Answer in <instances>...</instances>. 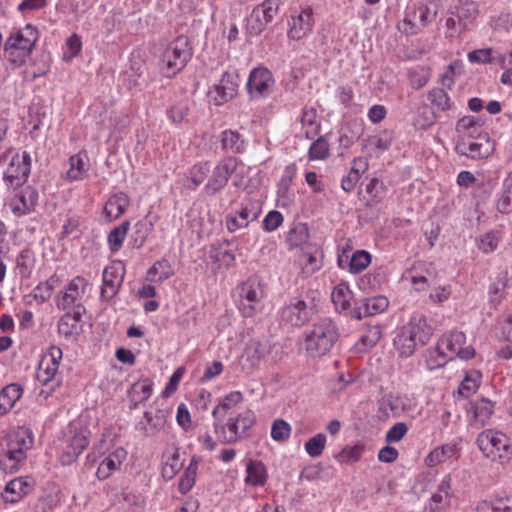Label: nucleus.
Instances as JSON below:
<instances>
[{"instance_id": "obj_24", "label": "nucleus", "mask_w": 512, "mask_h": 512, "mask_svg": "<svg viewBox=\"0 0 512 512\" xmlns=\"http://www.w3.org/2000/svg\"><path fill=\"white\" fill-rule=\"evenodd\" d=\"M38 200L37 192L27 186L19 190L10 200L9 206L12 212L17 216H22L31 212Z\"/></svg>"}, {"instance_id": "obj_2", "label": "nucleus", "mask_w": 512, "mask_h": 512, "mask_svg": "<svg viewBox=\"0 0 512 512\" xmlns=\"http://www.w3.org/2000/svg\"><path fill=\"white\" fill-rule=\"evenodd\" d=\"M339 337L337 324L330 318H323L304 331L302 348L308 356L320 358L331 351Z\"/></svg>"}, {"instance_id": "obj_7", "label": "nucleus", "mask_w": 512, "mask_h": 512, "mask_svg": "<svg viewBox=\"0 0 512 512\" xmlns=\"http://www.w3.org/2000/svg\"><path fill=\"white\" fill-rule=\"evenodd\" d=\"M37 39L38 31L31 24L11 34L5 44L8 59L16 65H21L31 54Z\"/></svg>"}, {"instance_id": "obj_46", "label": "nucleus", "mask_w": 512, "mask_h": 512, "mask_svg": "<svg viewBox=\"0 0 512 512\" xmlns=\"http://www.w3.org/2000/svg\"><path fill=\"white\" fill-rule=\"evenodd\" d=\"M482 380V374L478 370L471 369L465 373V377L462 380L458 392L465 398L476 393Z\"/></svg>"}, {"instance_id": "obj_49", "label": "nucleus", "mask_w": 512, "mask_h": 512, "mask_svg": "<svg viewBox=\"0 0 512 512\" xmlns=\"http://www.w3.org/2000/svg\"><path fill=\"white\" fill-rule=\"evenodd\" d=\"M130 228V222L124 221L119 226L110 231L107 237L109 249L112 253L118 252L126 239Z\"/></svg>"}, {"instance_id": "obj_5", "label": "nucleus", "mask_w": 512, "mask_h": 512, "mask_svg": "<svg viewBox=\"0 0 512 512\" xmlns=\"http://www.w3.org/2000/svg\"><path fill=\"white\" fill-rule=\"evenodd\" d=\"M476 445L483 457L492 463L503 466L512 461V439L501 430H483L476 438Z\"/></svg>"}, {"instance_id": "obj_51", "label": "nucleus", "mask_w": 512, "mask_h": 512, "mask_svg": "<svg viewBox=\"0 0 512 512\" xmlns=\"http://www.w3.org/2000/svg\"><path fill=\"white\" fill-rule=\"evenodd\" d=\"M154 383L150 378L137 381L131 387V397L136 403L146 402L153 393Z\"/></svg>"}, {"instance_id": "obj_44", "label": "nucleus", "mask_w": 512, "mask_h": 512, "mask_svg": "<svg viewBox=\"0 0 512 512\" xmlns=\"http://www.w3.org/2000/svg\"><path fill=\"white\" fill-rule=\"evenodd\" d=\"M245 482L252 486H263L267 481L265 466L260 461L250 460L246 465Z\"/></svg>"}, {"instance_id": "obj_58", "label": "nucleus", "mask_w": 512, "mask_h": 512, "mask_svg": "<svg viewBox=\"0 0 512 512\" xmlns=\"http://www.w3.org/2000/svg\"><path fill=\"white\" fill-rule=\"evenodd\" d=\"M499 55H495L492 48L476 49L468 53V61L472 64H488L492 62H499Z\"/></svg>"}, {"instance_id": "obj_16", "label": "nucleus", "mask_w": 512, "mask_h": 512, "mask_svg": "<svg viewBox=\"0 0 512 512\" xmlns=\"http://www.w3.org/2000/svg\"><path fill=\"white\" fill-rule=\"evenodd\" d=\"M416 406L415 399L407 394L389 393L379 401V412L385 417H399Z\"/></svg>"}, {"instance_id": "obj_9", "label": "nucleus", "mask_w": 512, "mask_h": 512, "mask_svg": "<svg viewBox=\"0 0 512 512\" xmlns=\"http://www.w3.org/2000/svg\"><path fill=\"white\" fill-rule=\"evenodd\" d=\"M62 350L57 346H51L42 355L39 362L36 379L42 385L48 387L47 395L55 390L60 384L57 373L62 360Z\"/></svg>"}, {"instance_id": "obj_18", "label": "nucleus", "mask_w": 512, "mask_h": 512, "mask_svg": "<svg viewBox=\"0 0 512 512\" xmlns=\"http://www.w3.org/2000/svg\"><path fill=\"white\" fill-rule=\"evenodd\" d=\"M494 149L495 144L489 134H482L480 138L473 139L469 142H457L456 144L457 153L471 159L488 158L492 155Z\"/></svg>"}, {"instance_id": "obj_55", "label": "nucleus", "mask_w": 512, "mask_h": 512, "mask_svg": "<svg viewBox=\"0 0 512 512\" xmlns=\"http://www.w3.org/2000/svg\"><path fill=\"white\" fill-rule=\"evenodd\" d=\"M437 117V111L431 103L423 104L417 110L415 124L420 129H427L434 124Z\"/></svg>"}, {"instance_id": "obj_25", "label": "nucleus", "mask_w": 512, "mask_h": 512, "mask_svg": "<svg viewBox=\"0 0 512 512\" xmlns=\"http://www.w3.org/2000/svg\"><path fill=\"white\" fill-rule=\"evenodd\" d=\"M87 281L81 276L74 277L66 286L61 296L57 298L56 304L59 309L65 310L75 304L85 292Z\"/></svg>"}, {"instance_id": "obj_32", "label": "nucleus", "mask_w": 512, "mask_h": 512, "mask_svg": "<svg viewBox=\"0 0 512 512\" xmlns=\"http://www.w3.org/2000/svg\"><path fill=\"white\" fill-rule=\"evenodd\" d=\"M130 205V198L124 192L112 194L105 203L104 214L109 221L120 218Z\"/></svg>"}, {"instance_id": "obj_64", "label": "nucleus", "mask_w": 512, "mask_h": 512, "mask_svg": "<svg viewBox=\"0 0 512 512\" xmlns=\"http://www.w3.org/2000/svg\"><path fill=\"white\" fill-rule=\"evenodd\" d=\"M221 147L223 150L241 152L243 150V142L240 141L239 133L232 130L223 131L221 135Z\"/></svg>"}, {"instance_id": "obj_38", "label": "nucleus", "mask_w": 512, "mask_h": 512, "mask_svg": "<svg viewBox=\"0 0 512 512\" xmlns=\"http://www.w3.org/2000/svg\"><path fill=\"white\" fill-rule=\"evenodd\" d=\"M382 336L381 327L379 325H367L364 327L359 340L355 344L357 352H365L373 348Z\"/></svg>"}, {"instance_id": "obj_31", "label": "nucleus", "mask_w": 512, "mask_h": 512, "mask_svg": "<svg viewBox=\"0 0 512 512\" xmlns=\"http://www.w3.org/2000/svg\"><path fill=\"white\" fill-rule=\"evenodd\" d=\"M508 281V272L506 270H502L496 275L495 279L489 285L488 303L492 308L497 309L505 299Z\"/></svg>"}, {"instance_id": "obj_13", "label": "nucleus", "mask_w": 512, "mask_h": 512, "mask_svg": "<svg viewBox=\"0 0 512 512\" xmlns=\"http://www.w3.org/2000/svg\"><path fill=\"white\" fill-rule=\"evenodd\" d=\"M466 336L461 331H450L441 336L437 342L439 350L443 351L450 359L459 357L469 360L474 357L475 350L472 346H465Z\"/></svg>"}, {"instance_id": "obj_45", "label": "nucleus", "mask_w": 512, "mask_h": 512, "mask_svg": "<svg viewBox=\"0 0 512 512\" xmlns=\"http://www.w3.org/2000/svg\"><path fill=\"white\" fill-rule=\"evenodd\" d=\"M198 467L199 460L196 457H192L189 465L187 466L183 475L179 479L178 490L181 494L188 493L195 485Z\"/></svg>"}, {"instance_id": "obj_34", "label": "nucleus", "mask_w": 512, "mask_h": 512, "mask_svg": "<svg viewBox=\"0 0 512 512\" xmlns=\"http://www.w3.org/2000/svg\"><path fill=\"white\" fill-rule=\"evenodd\" d=\"M312 25V10L309 8L302 10L298 16L292 17L288 36L291 39L299 40L303 38L308 32H310Z\"/></svg>"}, {"instance_id": "obj_37", "label": "nucleus", "mask_w": 512, "mask_h": 512, "mask_svg": "<svg viewBox=\"0 0 512 512\" xmlns=\"http://www.w3.org/2000/svg\"><path fill=\"white\" fill-rule=\"evenodd\" d=\"M322 258V251L318 248L303 252L299 258L302 273L308 277L319 271L323 265Z\"/></svg>"}, {"instance_id": "obj_48", "label": "nucleus", "mask_w": 512, "mask_h": 512, "mask_svg": "<svg viewBox=\"0 0 512 512\" xmlns=\"http://www.w3.org/2000/svg\"><path fill=\"white\" fill-rule=\"evenodd\" d=\"M331 300L336 310L345 311L349 308L352 300V292L345 283H340L334 287L331 293Z\"/></svg>"}, {"instance_id": "obj_53", "label": "nucleus", "mask_w": 512, "mask_h": 512, "mask_svg": "<svg viewBox=\"0 0 512 512\" xmlns=\"http://www.w3.org/2000/svg\"><path fill=\"white\" fill-rule=\"evenodd\" d=\"M239 88L238 75L224 73L219 83L215 86L220 96H236Z\"/></svg>"}, {"instance_id": "obj_59", "label": "nucleus", "mask_w": 512, "mask_h": 512, "mask_svg": "<svg viewBox=\"0 0 512 512\" xmlns=\"http://www.w3.org/2000/svg\"><path fill=\"white\" fill-rule=\"evenodd\" d=\"M478 13V4L475 1L459 0V3L456 7V14L460 21H472L478 16Z\"/></svg>"}, {"instance_id": "obj_39", "label": "nucleus", "mask_w": 512, "mask_h": 512, "mask_svg": "<svg viewBox=\"0 0 512 512\" xmlns=\"http://www.w3.org/2000/svg\"><path fill=\"white\" fill-rule=\"evenodd\" d=\"M301 124L307 139H314L320 132L317 111L312 106H305L301 113Z\"/></svg>"}, {"instance_id": "obj_57", "label": "nucleus", "mask_w": 512, "mask_h": 512, "mask_svg": "<svg viewBox=\"0 0 512 512\" xmlns=\"http://www.w3.org/2000/svg\"><path fill=\"white\" fill-rule=\"evenodd\" d=\"M364 449V445L361 443L346 446L335 456V458L341 464L355 463L361 459Z\"/></svg>"}, {"instance_id": "obj_17", "label": "nucleus", "mask_w": 512, "mask_h": 512, "mask_svg": "<svg viewBox=\"0 0 512 512\" xmlns=\"http://www.w3.org/2000/svg\"><path fill=\"white\" fill-rule=\"evenodd\" d=\"M125 266L122 261H113L105 267L102 275L101 298L111 300L119 291L124 280Z\"/></svg>"}, {"instance_id": "obj_47", "label": "nucleus", "mask_w": 512, "mask_h": 512, "mask_svg": "<svg viewBox=\"0 0 512 512\" xmlns=\"http://www.w3.org/2000/svg\"><path fill=\"white\" fill-rule=\"evenodd\" d=\"M496 208L502 214L512 212V171L503 180L502 192L496 202Z\"/></svg>"}, {"instance_id": "obj_14", "label": "nucleus", "mask_w": 512, "mask_h": 512, "mask_svg": "<svg viewBox=\"0 0 512 512\" xmlns=\"http://www.w3.org/2000/svg\"><path fill=\"white\" fill-rule=\"evenodd\" d=\"M91 432L87 428H73L67 438V446L60 456L63 465H70L77 460L80 454L90 443Z\"/></svg>"}, {"instance_id": "obj_56", "label": "nucleus", "mask_w": 512, "mask_h": 512, "mask_svg": "<svg viewBox=\"0 0 512 512\" xmlns=\"http://www.w3.org/2000/svg\"><path fill=\"white\" fill-rule=\"evenodd\" d=\"M463 70V64L461 61L456 60L452 62L446 69V71L441 75V90L444 96H447L448 91L451 90L454 84V78L457 74H461Z\"/></svg>"}, {"instance_id": "obj_20", "label": "nucleus", "mask_w": 512, "mask_h": 512, "mask_svg": "<svg viewBox=\"0 0 512 512\" xmlns=\"http://www.w3.org/2000/svg\"><path fill=\"white\" fill-rule=\"evenodd\" d=\"M275 80L272 72L262 66L254 68L247 80V90L249 94L265 95L273 92Z\"/></svg>"}, {"instance_id": "obj_8", "label": "nucleus", "mask_w": 512, "mask_h": 512, "mask_svg": "<svg viewBox=\"0 0 512 512\" xmlns=\"http://www.w3.org/2000/svg\"><path fill=\"white\" fill-rule=\"evenodd\" d=\"M238 310L245 318L254 317L262 311L264 287L258 277H250L238 287Z\"/></svg>"}, {"instance_id": "obj_40", "label": "nucleus", "mask_w": 512, "mask_h": 512, "mask_svg": "<svg viewBox=\"0 0 512 512\" xmlns=\"http://www.w3.org/2000/svg\"><path fill=\"white\" fill-rule=\"evenodd\" d=\"M23 390L18 384H10L0 392V413H8L21 398Z\"/></svg>"}, {"instance_id": "obj_30", "label": "nucleus", "mask_w": 512, "mask_h": 512, "mask_svg": "<svg viewBox=\"0 0 512 512\" xmlns=\"http://www.w3.org/2000/svg\"><path fill=\"white\" fill-rule=\"evenodd\" d=\"M495 403L488 398H480L471 403L469 413L472 414V425L482 427L491 419Z\"/></svg>"}, {"instance_id": "obj_27", "label": "nucleus", "mask_w": 512, "mask_h": 512, "mask_svg": "<svg viewBox=\"0 0 512 512\" xmlns=\"http://www.w3.org/2000/svg\"><path fill=\"white\" fill-rule=\"evenodd\" d=\"M271 349V344L268 341L251 340L244 350L243 359L250 368L258 367L271 353Z\"/></svg>"}, {"instance_id": "obj_60", "label": "nucleus", "mask_w": 512, "mask_h": 512, "mask_svg": "<svg viewBox=\"0 0 512 512\" xmlns=\"http://www.w3.org/2000/svg\"><path fill=\"white\" fill-rule=\"evenodd\" d=\"M389 306V300L385 296H374L365 300L363 308L366 316H372L384 312Z\"/></svg>"}, {"instance_id": "obj_35", "label": "nucleus", "mask_w": 512, "mask_h": 512, "mask_svg": "<svg viewBox=\"0 0 512 512\" xmlns=\"http://www.w3.org/2000/svg\"><path fill=\"white\" fill-rule=\"evenodd\" d=\"M210 172V164L207 161H200L191 166L185 176V188L191 191L196 190L207 178Z\"/></svg>"}, {"instance_id": "obj_62", "label": "nucleus", "mask_w": 512, "mask_h": 512, "mask_svg": "<svg viewBox=\"0 0 512 512\" xmlns=\"http://www.w3.org/2000/svg\"><path fill=\"white\" fill-rule=\"evenodd\" d=\"M327 443V438L325 434L318 433L307 440L304 445L306 453L312 457L316 458L322 455Z\"/></svg>"}, {"instance_id": "obj_52", "label": "nucleus", "mask_w": 512, "mask_h": 512, "mask_svg": "<svg viewBox=\"0 0 512 512\" xmlns=\"http://www.w3.org/2000/svg\"><path fill=\"white\" fill-rule=\"evenodd\" d=\"M367 164L362 159H355L353 167L349 173L342 179L341 188L345 192H351L360 179V174L366 169Z\"/></svg>"}, {"instance_id": "obj_21", "label": "nucleus", "mask_w": 512, "mask_h": 512, "mask_svg": "<svg viewBox=\"0 0 512 512\" xmlns=\"http://www.w3.org/2000/svg\"><path fill=\"white\" fill-rule=\"evenodd\" d=\"M280 315L284 322L292 326H301L309 320L311 312L304 300L295 297L282 308Z\"/></svg>"}, {"instance_id": "obj_26", "label": "nucleus", "mask_w": 512, "mask_h": 512, "mask_svg": "<svg viewBox=\"0 0 512 512\" xmlns=\"http://www.w3.org/2000/svg\"><path fill=\"white\" fill-rule=\"evenodd\" d=\"M404 277L416 292H423L431 284L432 272L426 268L425 263L417 262L406 271Z\"/></svg>"}, {"instance_id": "obj_22", "label": "nucleus", "mask_w": 512, "mask_h": 512, "mask_svg": "<svg viewBox=\"0 0 512 512\" xmlns=\"http://www.w3.org/2000/svg\"><path fill=\"white\" fill-rule=\"evenodd\" d=\"M456 132L458 134L457 142H469L480 138L482 134H488L484 130V122L481 118L474 116H464L456 123Z\"/></svg>"}, {"instance_id": "obj_33", "label": "nucleus", "mask_w": 512, "mask_h": 512, "mask_svg": "<svg viewBox=\"0 0 512 512\" xmlns=\"http://www.w3.org/2000/svg\"><path fill=\"white\" fill-rule=\"evenodd\" d=\"M89 158L86 151H80L69 158V169L66 172V179L73 181L83 180L89 170Z\"/></svg>"}, {"instance_id": "obj_36", "label": "nucleus", "mask_w": 512, "mask_h": 512, "mask_svg": "<svg viewBox=\"0 0 512 512\" xmlns=\"http://www.w3.org/2000/svg\"><path fill=\"white\" fill-rule=\"evenodd\" d=\"M174 275V269L170 261L160 259L153 263L146 274V281L150 283H162Z\"/></svg>"}, {"instance_id": "obj_54", "label": "nucleus", "mask_w": 512, "mask_h": 512, "mask_svg": "<svg viewBox=\"0 0 512 512\" xmlns=\"http://www.w3.org/2000/svg\"><path fill=\"white\" fill-rule=\"evenodd\" d=\"M164 463L162 467V475L164 478L172 479L182 468L183 463L180 460L179 452L174 449L172 453L164 454Z\"/></svg>"}, {"instance_id": "obj_23", "label": "nucleus", "mask_w": 512, "mask_h": 512, "mask_svg": "<svg viewBox=\"0 0 512 512\" xmlns=\"http://www.w3.org/2000/svg\"><path fill=\"white\" fill-rule=\"evenodd\" d=\"M460 451V440L437 446L425 457V465L429 468L436 467L450 459L458 458Z\"/></svg>"}, {"instance_id": "obj_4", "label": "nucleus", "mask_w": 512, "mask_h": 512, "mask_svg": "<svg viewBox=\"0 0 512 512\" xmlns=\"http://www.w3.org/2000/svg\"><path fill=\"white\" fill-rule=\"evenodd\" d=\"M33 433L25 427H18L5 438L0 453V469L5 473H16L27 457V451L33 446Z\"/></svg>"}, {"instance_id": "obj_11", "label": "nucleus", "mask_w": 512, "mask_h": 512, "mask_svg": "<svg viewBox=\"0 0 512 512\" xmlns=\"http://www.w3.org/2000/svg\"><path fill=\"white\" fill-rule=\"evenodd\" d=\"M436 16L430 8L422 3L412 4L407 7L405 16L397 25L399 32L407 36L420 33Z\"/></svg>"}, {"instance_id": "obj_10", "label": "nucleus", "mask_w": 512, "mask_h": 512, "mask_svg": "<svg viewBox=\"0 0 512 512\" xmlns=\"http://www.w3.org/2000/svg\"><path fill=\"white\" fill-rule=\"evenodd\" d=\"M263 202L260 199L253 197L245 198L241 204L240 209L235 212H230L225 217L226 229L233 233L240 229L247 228L249 224L256 221L262 213Z\"/></svg>"}, {"instance_id": "obj_43", "label": "nucleus", "mask_w": 512, "mask_h": 512, "mask_svg": "<svg viewBox=\"0 0 512 512\" xmlns=\"http://www.w3.org/2000/svg\"><path fill=\"white\" fill-rule=\"evenodd\" d=\"M80 320L81 315L78 312L64 314L58 321V333L66 338L77 335L80 330Z\"/></svg>"}, {"instance_id": "obj_29", "label": "nucleus", "mask_w": 512, "mask_h": 512, "mask_svg": "<svg viewBox=\"0 0 512 512\" xmlns=\"http://www.w3.org/2000/svg\"><path fill=\"white\" fill-rule=\"evenodd\" d=\"M31 489L32 485L26 478L18 477L6 484L2 492V498L6 503L15 504L27 495Z\"/></svg>"}, {"instance_id": "obj_42", "label": "nucleus", "mask_w": 512, "mask_h": 512, "mask_svg": "<svg viewBox=\"0 0 512 512\" xmlns=\"http://www.w3.org/2000/svg\"><path fill=\"white\" fill-rule=\"evenodd\" d=\"M309 237L308 226L299 222L288 230L286 242L289 249H295L304 246L308 242Z\"/></svg>"}, {"instance_id": "obj_19", "label": "nucleus", "mask_w": 512, "mask_h": 512, "mask_svg": "<svg viewBox=\"0 0 512 512\" xmlns=\"http://www.w3.org/2000/svg\"><path fill=\"white\" fill-rule=\"evenodd\" d=\"M31 158L29 153L15 154L6 171L4 172V181L11 186L23 184L30 173Z\"/></svg>"}, {"instance_id": "obj_3", "label": "nucleus", "mask_w": 512, "mask_h": 512, "mask_svg": "<svg viewBox=\"0 0 512 512\" xmlns=\"http://www.w3.org/2000/svg\"><path fill=\"white\" fill-rule=\"evenodd\" d=\"M433 330L422 314H414L403 325L394 338V347L402 358L412 356L415 351L428 343Z\"/></svg>"}, {"instance_id": "obj_63", "label": "nucleus", "mask_w": 512, "mask_h": 512, "mask_svg": "<svg viewBox=\"0 0 512 512\" xmlns=\"http://www.w3.org/2000/svg\"><path fill=\"white\" fill-rule=\"evenodd\" d=\"M291 425L283 420L276 419L271 426V438L276 442H286L291 436Z\"/></svg>"}, {"instance_id": "obj_50", "label": "nucleus", "mask_w": 512, "mask_h": 512, "mask_svg": "<svg viewBox=\"0 0 512 512\" xmlns=\"http://www.w3.org/2000/svg\"><path fill=\"white\" fill-rule=\"evenodd\" d=\"M307 155L310 161L326 160L330 156V144L327 136H320L313 141Z\"/></svg>"}, {"instance_id": "obj_6", "label": "nucleus", "mask_w": 512, "mask_h": 512, "mask_svg": "<svg viewBox=\"0 0 512 512\" xmlns=\"http://www.w3.org/2000/svg\"><path fill=\"white\" fill-rule=\"evenodd\" d=\"M192 56V49L186 36L174 39L164 50L161 56V70L167 77L179 73Z\"/></svg>"}, {"instance_id": "obj_61", "label": "nucleus", "mask_w": 512, "mask_h": 512, "mask_svg": "<svg viewBox=\"0 0 512 512\" xmlns=\"http://www.w3.org/2000/svg\"><path fill=\"white\" fill-rule=\"evenodd\" d=\"M499 241L500 233L492 230L480 236L477 241V246L480 251L489 254L497 249Z\"/></svg>"}, {"instance_id": "obj_15", "label": "nucleus", "mask_w": 512, "mask_h": 512, "mask_svg": "<svg viewBox=\"0 0 512 512\" xmlns=\"http://www.w3.org/2000/svg\"><path fill=\"white\" fill-rule=\"evenodd\" d=\"M237 159L225 157L214 167L211 177L208 179L204 189L207 194L214 195L223 190L227 185L230 176L237 168Z\"/></svg>"}, {"instance_id": "obj_12", "label": "nucleus", "mask_w": 512, "mask_h": 512, "mask_svg": "<svg viewBox=\"0 0 512 512\" xmlns=\"http://www.w3.org/2000/svg\"><path fill=\"white\" fill-rule=\"evenodd\" d=\"M127 456V450L122 446H118L108 453H103L99 456L96 455L94 450L88 454L87 459L92 463H98L96 477L98 480L103 481L121 469Z\"/></svg>"}, {"instance_id": "obj_28", "label": "nucleus", "mask_w": 512, "mask_h": 512, "mask_svg": "<svg viewBox=\"0 0 512 512\" xmlns=\"http://www.w3.org/2000/svg\"><path fill=\"white\" fill-rule=\"evenodd\" d=\"M371 254L365 250H357L351 257L343 253L338 257L340 268H347L352 274H358L364 271L371 263Z\"/></svg>"}, {"instance_id": "obj_1", "label": "nucleus", "mask_w": 512, "mask_h": 512, "mask_svg": "<svg viewBox=\"0 0 512 512\" xmlns=\"http://www.w3.org/2000/svg\"><path fill=\"white\" fill-rule=\"evenodd\" d=\"M244 401L241 391L234 390L221 397L212 410L214 432L223 444H233L245 437L256 423L255 413L245 409L235 416L231 412Z\"/></svg>"}, {"instance_id": "obj_41", "label": "nucleus", "mask_w": 512, "mask_h": 512, "mask_svg": "<svg viewBox=\"0 0 512 512\" xmlns=\"http://www.w3.org/2000/svg\"><path fill=\"white\" fill-rule=\"evenodd\" d=\"M451 497V476L446 475L431 496V509L439 510L449 504Z\"/></svg>"}]
</instances>
